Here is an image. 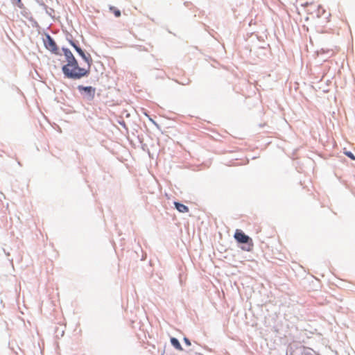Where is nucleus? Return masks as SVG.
Listing matches in <instances>:
<instances>
[{
    "mask_svg": "<svg viewBox=\"0 0 355 355\" xmlns=\"http://www.w3.org/2000/svg\"><path fill=\"white\" fill-rule=\"evenodd\" d=\"M62 51L67 64L62 67V70L67 78L76 80L89 75V70L78 66L76 59L69 49L63 48Z\"/></svg>",
    "mask_w": 355,
    "mask_h": 355,
    "instance_id": "obj_1",
    "label": "nucleus"
},
{
    "mask_svg": "<svg viewBox=\"0 0 355 355\" xmlns=\"http://www.w3.org/2000/svg\"><path fill=\"white\" fill-rule=\"evenodd\" d=\"M234 239L239 243L246 244L248 247H243V250L250 251L252 246V239L241 230H236Z\"/></svg>",
    "mask_w": 355,
    "mask_h": 355,
    "instance_id": "obj_2",
    "label": "nucleus"
},
{
    "mask_svg": "<svg viewBox=\"0 0 355 355\" xmlns=\"http://www.w3.org/2000/svg\"><path fill=\"white\" fill-rule=\"evenodd\" d=\"M70 44L78 52V53L82 57L84 61L87 64L88 68L87 69L89 70L92 63L91 55L89 53L86 54L85 51L76 44V42L71 41Z\"/></svg>",
    "mask_w": 355,
    "mask_h": 355,
    "instance_id": "obj_3",
    "label": "nucleus"
},
{
    "mask_svg": "<svg viewBox=\"0 0 355 355\" xmlns=\"http://www.w3.org/2000/svg\"><path fill=\"white\" fill-rule=\"evenodd\" d=\"M78 91L81 93V94L84 95L89 100H92L94 98L95 95L96 89L95 88L89 86V87H84L82 85H79L78 87Z\"/></svg>",
    "mask_w": 355,
    "mask_h": 355,
    "instance_id": "obj_4",
    "label": "nucleus"
},
{
    "mask_svg": "<svg viewBox=\"0 0 355 355\" xmlns=\"http://www.w3.org/2000/svg\"><path fill=\"white\" fill-rule=\"evenodd\" d=\"M46 48L51 52L58 54V48L54 40L49 35H46V40H44Z\"/></svg>",
    "mask_w": 355,
    "mask_h": 355,
    "instance_id": "obj_5",
    "label": "nucleus"
},
{
    "mask_svg": "<svg viewBox=\"0 0 355 355\" xmlns=\"http://www.w3.org/2000/svg\"><path fill=\"white\" fill-rule=\"evenodd\" d=\"M174 205L175 208L181 213H186L189 211V208L183 204L175 202Z\"/></svg>",
    "mask_w": 355,
    "mask_h": 355,
    "instance_id": "obj_6",
    "label": "nucleus"
},
{
    "mask_svg": "<svg viewBox=\"0 0 355 355\" xmlns=\"http://www.w3.org/2000/svg\"><path fill=\"white\" fill-rule=\"evenodd\" d=\"M171 345L178 350L182 351L183 349L179 342V340L175 338H171Z\"/></svg>",
    "mask_w": 355,
    "mask_h": 355,
    "instance_id": "obj_7",
    "label": "nucleus"
},
{
    "mask_svg": "<svg viewBox=\"0 0 355 355\" xmlns=\"http://www.w3.org/2000/svg\"><path fill=\"white\" fill-rule=\"evenodd\" d=\"M345 154L349 158H351L352 159L354 160L355 159V157L354 155L349 151H345Z\"/></svg>",
    "mask_w": 355,
    "mask_h": 355,
    "instance_id": "obj_8",
    "label": "nucleus"
},
{
    "mask_svg": "<svg viewBox=\"0 0 355 355\" xmlns=\"http://www.w3.org/2000/svg\"><path fill=\"white\" fill-rule=\"evenodd\" d=\"M184 341L187 345H188V346L191 345V342L187 338H184Z\"/></svg>",
    "mask_w": 355,
    "mask_h": 355,
    "instance_id": "obj_9",
    "label": "nucleus"
},
{
    "mask_svg": "<svg viewBox=\"0 0 355 355\" xmlns=\"http://www.w3.org/2000/svg\"><path fill=\"white\" fill-rule=\"evenodd\" d=\"M114 15H115V16H116V17H120V16H121V12H120V10H116L114 11Z\"/></svg>",
    "mask_w": 355,
    "mask_h": 355,
    "instance_id": "obj_10",
    "label": "nucleus"
},
{
    "mask_svg": "<svg viewBox=\"0 0 355 355\" xmlns=\"http://www.w3.org/2000/svg\"><path fill=\"white\" fill-rule=\"evenodd\" d=\"M15 3H17V5H19V3H21V0H12Z\"/></svg>",
    "mask_w": 355,
    "mask_h": 355,
    "instance_id": "obj_11",
    "label": "nucleus"
},
{
    "mask_svg": "<svg viewBox=\"0 0 355 355\" xmlns=\"http://www.w3.org/2000/svg\"><path fill=\"white\" fill-rule=\"evenodd\" d=\"M6 254L7 257L10 256V253L9 252L6 253Z\"/></svg>",
    "mask_w": 355,
    "mask_h": 355,
    "instance_id": "obj_12",
    "label": "nucleus"
}]
</instances>
